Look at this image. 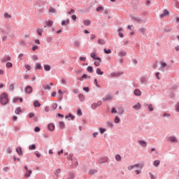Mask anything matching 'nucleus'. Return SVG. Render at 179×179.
I'll use <instances>...</instances> for the list:
<instances>
[{
	"instance_id": "nucleus-33",
	"label": "nucleus",
	"mask_w": 179,
	"mask_h": 179,
	"mask_svg": "<svg viewBox=\"0 0 179 179\" xmlns=\"http://www.w3.org/2000/svg\"><path fill=\"white\" fill-rule=\"evenodd\" d=\"M87 72H90V73H92V72H93V67L91 66H89L87 68Z\"/></svg>"
},
{
	"instance_id": "nucleus-53",
	"label": "nucleus",
	"mask_w": 179,
	"mask_h": 179,
	"mask_svg": "<svg viewBox=\"0 0 179 179\" xmlns=\"http://www.w3.org/2000/svg\"><path fill=\"white\" fill-rule=\"evenodd\" d=\"M34 155H36V157H41V155H40V152H38V151H36L34 152Z\"/></svg>"
},
{
	"instance_id": "nucleus-14",
	"label": "nucleus",
	"mask_w": 179,
	"mask_h": 179,
	"mask_svg": "<svg viewBox=\"0 0 179 179\" xmlns=\"http://www.w3.org/2000/svg\"><path fill=\"white\" fill-rule=\"evenodd\" d=\"M169 141H171V142H174L175 143H177V142H178V140H177V138L176 136H170Z\"/></svg>"
},
{
	"instance_id": "nucleus-61",
	"label": "nucleus",
	"mask_w": 179,
	"mask_h": 179,
	"mask_svg": "<svg viewBox=\"0 0 179 179\" xmlns=\"http://www.w3.org/2000/svg\"><path fill=\"white\" fill-rule=\"evenodd\" d=\"M73 93H75L76 94H78V93H79V90H78V89L73 90Z\"/></svg>"
},
{
	"instance_id": "nucleus-64",
	"label": "nucleus",
	"mask_w": 179,
	"mask_h": 179,
	"mask_svg": "<svg viewBox=\"0 0 179 179\" xmlns=\"http://www.w3.org/2000/svg\"><path fill=\"white\" fill-rule=\"evenodd\" d=\"M20 45H26V41H20Z\"/></svg>"
},
{
	"instance_id": "nucleus-22",
	"label": "nucleus",
	"mask_w": 179,
	"mask_h": 179,
	"mask_svg": "<svg viewBox=\"0 0 179 179\" xmlns=\"http://www.w3.org/2000/svg\"><path fill=\"white\" fill-rule=\"evenodd\" d=\"M15 114L19 115L20 113H22V108L20 107H18L15 109Z\"/></svg>"
},
{
	"instance_id": "nucleus-62",
	"label": "nucleus",
	"mask_w": 179,
	"mask_h": 179,
	"mask_svg": "<svg viewBox=\"0 0 179 179\" xmlns=\"http://www.w3.org/2000/svg\"><path fill=\"white\" fill-rule=\"evenodd\" d=\"M59 173H61V169H57L55 171V174L57 176V174H59Z\"/></svg>"
},
{
	"instance_id": "nucleus-9",
	"label": "nucleus",
	"mask_w": 179,
	"mask_h": 179,
	"mask_svg": "<svg viewBox=\"0 0 179 179\" xmlns=\"http://www.w3.org/2000/svg\"><path fill=\"white\" fill-rule=\"evenodd\" d=\"M168 15H170V13L167 10H164V13L161 15H159V17H164V16H168Z\"/></svg>"
},
{
	"instance_id": "nucleus-21",
	"label": "nucleus",
	"mask_w": 179,
	"mask_h": 179,
	"mask_svg": "<svg viewBox=\"0 0 179 179\" xmlns=\"http://www.w3.org/2000/svg\"><path fill=\"white\" fill-rule=\"evenodd\" d=\"M43 31H44L43 29H38L36 30V33H38V36H43Z\"/></svg>"
},
{
	"instance_id": "nucleus-15",
	"label": "nucleus",
	"mask_w": 179,
	"mask_h": 179,
	"mask_svg": "<svg viewBox=\"0 0 179 179\" xmlns=\"http://www.w3.org/2000/svg\"><path fill=\"white\" fill-rule=\"evenodd\" d=\"M52 24H53L52 21L48 20V21L45 22V27H47V26H48V27H51V26H52Z\"/></svg>"
},
{
	"instance_id": "nucleus-11",
	"label": "nucleus",
	"mask_w": 179,
	"mask_h": 179,
	"mask_svg": "<svg viewBox=\"0 0 179 179\" xmlns=\"http://www.w3.org/2000/svg\"><path fill=\"white\" fill-rule=\"evenodd\" d=\"M49 131H54L55 129V125H54L52 123H50L48 125Z\"/></svg>"
},
{
	"instance_id": "nucleus-27",
	"label": "nucleus",
	"mask_w": 179,
	"mask_h": 179,
	"mask_svg": "<svg viewBox=\"0 0 179 179\" xmlns=\"http://www.w3.org/2000/svg\"><path fill=\"white\" fill-rule=\"evenodd\" d=\"M78 97H79L80 101H85V96H84L83 94H80L78 95Z\"/></svg>"
},
{
	"instance_id": "nucleus-29",
	"label": "nucleus",
	"mask_w": 179,
	"mask_h": 179,
	"mask_svg": "<svg viewBox=\"0 0 179 179\" xmlns=\"http://www.w3.org/2000/svg\"><path fill=\"white\" fill-rule=\"evenodd\" d=\"M121 120L120 119V117L118 116H116L115 118V124H120Z\"/></svg>"
},
{
	"instance_id": "nucleus-51",
	"label": "nucleus",
	"mask_w": 179,
	"mask_h": 179,
	"mask_svg": "<svg viewBox=\"0 0 179 179\" xmlns=\"http://www.w3.org/2000/svg\"><path fill=\"white\" fill-rule=\"evenodd\" d=\"M119 110H119L118 114H120V115H122V114H124V109L120 108Z\"/></svg>"
},
{
	"instance_id": "nucleus-50",
	"label": "nucleus",
	"mask_w": 179,
	"mask_h": 179,
	"mask_svg": "<svg viewBox=\"0 0 179 179\" xmlns=\"http://www.w3.org/2000/svg\"><path fill=\"white\" fill-rule=\"evenodd\" d=\"M176 111H178L179 113V102L176 105Z\"/></svg>"
},
{
	"instance_id": "nucleus-55",
	"label": "nucleus",
	"mask_w": 179,
	"mask_h": 179,
	"mask_svg": "<svg viewBox=\"0 0 179 179\" xmlns=\"http://www.w3.org/2000/svg\"><path fill=\"white\" fill-rule=\"evenodd\" d=\"M92 108H93V110H95V108H97V103H93L92 105Z\"/></svg>"
},
{
	"instance_id": "nucleus-63",
	"label": "nucleus",
	"mask_w": 179,
	"mask_h": 179,
	"mask_svg": "<svg viewBox=\"0 0 179 179\" xmlns=\"http://www.w3.org/2000/svg\"><path fill=\"white\" fill-rule=\"evenodd\" d=\"M77 114L78 115H82V110L80 109H78Z\"/></svg>"
},
{
	"instance_id": "nucleus-12",
	"label": "nucleus",
	"mask_w": 179,
	"mask_h": 179,
	"mask_svg": "<svg viewBox=\"0 0 179 179\" xmlns=\"http://www.w3.org/2000/svg\"><path fill=\"white\" fill-rule=\"evenodd\" d=\"M113 96L111 95H106V97L103 99V101H109V100H112Z\"/></svg>"
},
{
	"instance_id": "nucleus-35",
	"label": "nucleus",
	"mask_w": 179,
	"mask_h": 179,
	"mask_svg": "<svg viewBox=\"0 0 179 179\" xmlns=\"http://www.w3.org/2000/svg\"><path fill=\"white\" fill-rule=\"evenodd\" d=\"M121 155H115V160H117V162H121Z\"/></svg>"
},
{
	"instance_id": "nucleus-58",
	"label": "nucleus",
	"mask_w": 179,
	"mask_h": 179,
	"mask_svg": "<svg viewBox=\"0 0 179 179\" xmlns=\"http://www.w3.org/2000/svg\"><path fill=\"white\" fill-rule=\"evenodd\" d=\"M127 29H128V30H133L134 29V25H128Z\"/></svg>"
},
{
	"instance_id": "nucleus-10",
	"label": "nucleus",
	"mask_w": 179,
	"mask_h": 179,
	"mask_svg": "<svg viewBox=\"0 0 179 179\" xmlns=\"http://www.w3.org/2000/svg\"><path fill=\"white\" fill-rule=\"evenodd\" d=\"M160 65H161L160 69L162 71H164V68H166V66H167V64L164 62H161Z\"/></svg>"
},
{
	"instance_id": "nucleus-34",
	"label": "nucleus",
	"mask_w": 179,
	"mask_h": 179,
	"mask_svg": "<svg viewBox=\"0 0 179 179\" xmlns=\"http://www.w3.org/2000/svg\"><path fill=\"white\" fill-rule=\"evenodd\" d=\"M29 150H36V145L32 144V145H29Z\"/></svg>"
},
{
	"instance_id": "nucleus-26",
	"label": "nucleus",
	"mask_w": 179,
	"mask_h": 179,
	"mask_svg": "<svg viewBox=\"0 0 179 179\" xmlns=\"http://www.w3.org/2000/svg\"><path fill=\"white\" fill-rule=\"evenodd\" d=\"M12 66H13V64L11 62H7L6 64V68H12Z\"/></svg>"
},
{
	"instance_id": "nucleus-59",
	"label": "nucleus",
	"mask_w": 179,
	"mask_h": 179,
	"mask_svg": "<svg viewBox=\"0 0 179 179\" xmlns=\"http://www.w3.org/2000/svg\"><path fill=\"white\" fill-rule=\"evenodd\" d=\"M34 131H35V132H40V127H36L34 128Z\"/></svg>"
},
{
	"instance_id": "nucleus-18",
	"label": "nucleus",
	"mask_w": 179,
	"mask_h": 179,
	"mask_svg": "<svg viewBox=\"0 0 179 179\" xmlns=\"http://www.w3.org/2000/svg\"><path fill=\"white\" fill-rule=\"evenodd\" d=\"M134 94L135 96H141L142 94V92L139 90H134Z\"/></svg>"
},
{
	"instance_id": "nucleus-48",
	"label": "nucleus",
	"mask_w": 179,
	"mask_h": 179,
	"mask_svg": "<svg viewBox=\"0 0 179 179\" xmlns=\"http://www.w3.org/2000/svg\"><path fill=\"white\" fill-rule=\"evenodd\" d=\"M61 83L62 85H66V80L65 78H62Z\"/></svg>"
},
{
	"instance_id": "nucleus-37",
	"label": "nucleus",
	"mask_w": 179,
	"mask_h": 179,
	"mask_svg": "<svg viewBox=\"0 0 179 179\" xmlns=\"http://www.w3.org/2000/svg\"><path fill=\"white\" fill-rule=\"evenodd\" d=\"M43 89H44L45 90H51V87H50V85H45L43 86Z\"/></svg>"
},
{
	"instance_id": "nucleus-4",
	"label": "nucleus",
	"mask_w": 179,
	"mask_h": 179,
	"mask_svg": "<svg viewBox=\"0 0 179 179\" xmlns=\"http://www.w3.org/2000/svg\"><path fill=\"white\" fill-rule=\"evenodd\" d=\"M135 167H140V169H142V167H143V164H136L135 165L130 166L128 167V170H132L133 169H135Z\"/></svg>"
},
{
	"instance_id": "nucleus-46",
	"label": "nucleus",
	"mask_w": 179,
	"mask_h": 179,
	"mask_svg": "<svg viewBox=\"0 0 179 179\" xmlns=\"http://www.w3.org/2000/svg\"><path fill=\"white\" fill-rule=\"evenodd\" d=\"M107 126H108L109 128H113V122H107Z\"/></svg>"
},
{
	"instance_id": "nucleus-43",
	"label": "nucleus",
	"mask_w": 179,
	"mask_h": 179,
	"mask_svg": "<svg viewBox=\"0 0 179 179\" xmlns=\"http://www.w3.org/2000/svg\"><path fill=\"white\" fill-rule=\"evenodd\" d=\"M9 89L10 90H12V91L15 90V84L13 83L10 84L9 86Z\"/></svg>"
},
{
	"instance_id": "nucleus-3",
	"label": "nucleus",
	"mask_w": 179,
	"mask_h": 179,
	"mask_svg": "<svg viewBox=\"0 0 179 179\" xmlns=\"http://www.w3.org/2000/svg\"><path fill=\"white\" fill-rule=\"evenodd\" d=\"M24 92H25V93L30 94V93H31L33 92V87H31L30 85H28L26 87Z\"/></svg>"
},
{
	"instance_id": "nucleus-36",
	"label": "nucleus",
	"mask_w": 179,
	"mask_h": 179,
	"mask_svg": "<svg viewBox=\"0 0 179 179\" xmlns=\"http://www.w3.org/2000/svg\"><path fill=\"white\" fill-rule=\"evenodd\" d=\"M55 12H57V10H55V8H53L52 7L50 8V9H49L50 13H55Z\"/></svg>"
},
{
	"instance_id": "nucleus-42",
	"label": "nucleus",
	"mask_w": 179,
	"mask_h": 179,
	"mask_svg": "<svg viewBox=\"0 0 179 179\" xmlns=\"http://www.w3.org/2000/svg\"><path fill=\"white\" fill-rule=\"evenodd\" d=\"M103 52H105V54H111V50L110 49H103Z\"/></svg>"
},
{
	"instance_id": "nucleus-1",
	"label": "nucleus",
	"mask_w": 179,
	"mask_h": 179,
	"mask_svg": "<svg viewBox=\"0 0 179 179\" xmlns=\"http://www.w3.org/2000/svg\"><path fill=\"white\" fill-rule=\"evenodd\" d=\"M0 103L2 106H6L9 103V99H8V94L3 93L0 96Z\"/></svg>"
},
{
	"instance_id": "nucleus-5",
	"label": "nucleus",
	"mask_w": 179,
	"mask_h": 179,
	"mask_svg": "<svg viewBox=\"0 0 179 179\" xmlns=\"http://www.w3.org/2000/svg\"><path fill=\"white\" fill-rule=\"evenodd\" d=\"M12 59V57L9 55H6L3 59H1V62H8V61H10Z\"/></svg>"
},
{
	"instance_id": "nucleus-20",
	"label": "nucleus",
	"mask_w": 179,
	"mask_h": 179,
	"mask_svg": "<svg viewBox=\"0 0 179 179\" xmlns=\"http://www.w3.org/2000/svg\"><path fill=\"white\" fill-rule=\"evenodd\" d=\"M83 23L85 26H90V23H92V22L89 20H85L83 21Z\"/></svg>"
},
{
	"instance_id": "nucleus-44",
	"label": "nucleus",
	"mask_w": 179,
	"mask_h": 179,
	"mask_svg": "<svg viewBox=\"0 0 179 179\" xmlns=\"http://www.w3.org/2000/svg\"><path fill=\"white\" fill-rule=\"evenodd\" d=\"M69 23V20H66V21L62 22V26H65V24Z\"/></svg>"
},
{
	"instance_id": "nucleus-23",
	"label": "nucleus",
	"mask_w": 179,
	"mask_h": 179,
	"mask_svg": "<svg viewBox=\"0 0 179 179\" xmlns=\"http://www.w3.org/2000/svg\"><path fill=\"white\" fill-rule=\"evenodd\" d=\"M98 43H99L101 45H104V44H106V41H104V39H99V40H98Z\"/></svg>"
},
{
	"instance_id": "nucleus-60",
	"label": "nucleus",
	"mask_w": 179,
	"mask_h": 179,
	"mask_svg": "<svg viewBox=\"0 0 179 179\" xmlns=\"http://www.w3.org/2000/svg\"><path fill=\"white\" fill-rule=\"evenodd\" d=\"M74 45H76V47H79V45H80V43L77 41L74 43Z\"/></svg>"
},
{
	"instance_id": "nucleus-45",
	"label": "nucleus",
	"mask_w": 179,
	"mask_h": 179,
	"mask_svg": "<svg viewBox=\"0 0 179 179\" xmlns=\"http://www.w3.org/2000/svg\"><path fill=\"white\" fill-rule=\"evenodd\" d=\"M99 131H100V134H103L104 132H106V131H107V129H103V128H99Z\"/></svg>"
},
{
	"instance_id": "nucleus-32",
	"label": "nucleus",
	"mask_w": 179,
	"mask_h": 179,
	"mask_svg": "<svg viewBox=\"0 0 179 179\" xmlns=\"http://www.w3.org/2000/svg\"><path fill=\"white\" fill-rule=\"evenodd\" d=\"M119 55H120V57H125L127 55V52H124V51H120L119 52Z\"/></svg>"
},
{
	"instance_id": "nucleus-56",
	"label": "nucleus",
	"mask_w": 179,
	"mask_h": 179,
	"mask_svg": "<svg viewBox=\"0 0 179 179\" xmlns=\"http://www.w3.org/2000/svg\"><path fill=\"white\" fill-rule=\"evenodd\" d=\"M74 177L75 176L73 175V173H71L68 176V179H73Z\"/></svg>"
},
{
	"instance_id": "nucleus-31",
	"label": "nucleus",
	"mask_w": 179,
	"mask_h": 179,
	"mask_svg": "<svg viewBox=\"0 0 179 179\" xmlns=\"http://www.w3.org/2000/svg\"><path fill=\"white\" fill-rule=\"evenodd\" d=\"M34 107H40V106H41V104H40V102H38V101H35L34 103Z\"/></svg>"
},
{
	"instance_id": "nucleus-38",
	"label": "nucleus",
	"mask_w": 179,
	"mask_h": 179,
	"mask_svg": "<svg viewBox=\"0 0 179 179\" xmlns=\"http://www.w3.org/2000/svg\"><path fill=\"white\" fill-rule=\"evenodd\" d=\"M44 69H45V71H50L51 70V66L50 65H45L44 66Z\"/></svg>"
},
{
	"instance_id": "nucleus-19",
	"label": "nucleus",
	"mask_w": 179,
	"mask_h": 179,
	"mask_svg": "<svg viewBox=\"0 0 179 179\" xmlns=\"http://www.w3.org/2000/svg\"><path fill=\"white\" fill-rule=\"evenodd\" d=\"M31 170H28L27 171V173L24 174V177L25 178H29V177H30V176H31Z\"/></svg>"
},
{
	"instance_id": "nucleus-7",
	"label": "nucleus",
	"mask_w": 179,
	"mask_h": 179,
	"mask_svg": "<svg viewBox=\"0 0 179 179\" xmlns=\"http://www.w3.org/2000/svg\"><path fill=\"white\" fill-rule=\"evenodd\" d=\"M91 58H94V59H97V61H99V62H101V59L100 57H96V53L92 52L90 54Z\"/></svg>"
},
{
	"instance_id": "nucleus-30",
	"label": "nucleus",
	"mask_w": 179,
	"mask_h": 179,
	"mask_svg": "<svg viewBox=\"0 0 179 179\" xmlns=\"http://www.w3.org/2000/svg\"><path fill=\"white\" fill-rule=\"evenodd\" d=\"M4 17L6 19H10V17H12V15H10L9 13H4Z\"/></svg>"
},
{
	"instance_id": "nucleus-6",
	"label": "nucleus",
	"mask_w": 179,
	"mask_h": 179,
	"mask_svg": "<svg viewBox=\"0 0 179 179\" xmlns=\"http://www.w3.org/2000/svg\"><path fill=\"white\" fill-rule=\"evenodd\" d=\"M138 143H139L143 148H146V146H148V143L145 141L139 140Z\"/></svg>"
},
{
	"instance_id": "nucleus-25",
	"label": "nucleus",
	"mask_w": 179,
	"mask_h": 179,
	"mask_svg": "<svg viewBox=\"0 0 179 179\" xmlns=\"http://www.w3.org/2000/svg\"><path fill=\"white\" fill-rule=\"evenodd\" d=\"M66 119L71 118V120H73L75 118V116L72 115V114L69 113L68 115H66Z\"/></svg>"
},
{
	"instance_id": "nucleus-39",
	"label": "nucleus",
	"mask_w": 179,
	"mask_h": 179,
	"mask_svg": "<svg viewBox=\"0 0 179 179\" xmlns=\"http://www.w3.org/2000/svg\"><path fill=\"white\" fill-rule=\"evenodd\" d=\"M96 173H97V170H96V169L91 170V171H90V172H89V173H90L91 176H93V174H96Z\"/></svg>"
},
{
	"instance_id": "nucleus-47",
	"label": "nucleus",
	"mask_w": 179,
	"mask_h": 179,
	"mask_svg": "<svg viewBox=\"0 0 179 179\" xmlns=\"http://www.w3.org/2000/svg\"><path fill=\"white\" fill-rule=\"evenodd\" d=\"M36 69H41V64L40 63H36Z\"/></svg>"
},
{
	"instance_id": "nucleus-28",
	"label": "nucleus",
	"mask_w": 179,
	"mask_h": 179,
	"mask_svg": "<svg viewBox=\"0 0 179 179\" xmlns=\"http://www.w3.org/2000/svg\"><path fill=\"white\" fill-rule=\"evenodd\" d=\"M59 128L61 129H64V128H65V123H64V122H59Z\"/></svg>"
},
{
	"instance_id": "nucleus-17",
	"label": "nucleus",
	"mask_w": 179,
	"mask_h": 179,
	"mask_svg": "<svg viewBox=\"0 0 179 179\" xmlns=\"http://www.w3.org/2000/svg\"><path fill=\"white\" fill-rule=\"evenodd\" d=\"M117 76H120V74L118 73H111L109 75V78H117Z\"/></svg>"
},
{
	"instance_id": "nucleus-57",
	"label": "nucleus",
	"mask_w": 179,
	"mask_h": 179,
	"mask_svg": "<svg viewBox=\"0 0 179 179\" xmlns=\"http://www.w3.org/2000/svg\"><path fill=\"white\" fill-rule=\"evenodd\" d=\"M87 78V74H84L81 78H79V80H83V78Z\"/></svg>"
},
{
	"instance_id": "nucleus-49",
	"label": "nucleus",
	"mask_w": 179,
	"mask_h": 179,
	"mask_svg": "<svg viewBox=\"0 0 179 179\" xmlns=\"http://www.w3.org/2000/svg\"><path fill=\"white\" fill-rule=\"evenodd\" d=\"M112 114H117V109L115 108H113L111 110Z\"/></svg>"
},
{
	"instance_id": "nucleus-40",
	"label": "nucleus",
	"mask_w": 179,
	"mask_h": 179,
	"mask_svg": "<svg viewBox=\"0 0 179 179\" xmlns=\"http://www.w3.org/2000/svg\"><path fill=\"white\" fill-rule=\"evenodd\" d=\"M139 31L142 33V34L145 35V32L146 31V28H140Z\"/></svg>"
},
{
	"instance_id": "nucleus-8",
	"label": "nucleus",
	"mask_w": 179,
	"mask_h": 179,
	"mask_svg": "<svg viewBox=\"0 0 179 179\" xmlns=\"http://www.w3.org/2000/svg\"><path fill=\"white\" fill-rule=\"evenodd\" d=\"M131 19L133 22H135L136 23H139V22H141L140 18L136 16H131Z\"/></svg>"
},
{
	"instance_id": "nucleus-13",
	"label": "nucleus",
	"mask_w": 179,
	"mask_h": 179,
	"mask_svg": "<svg viewBox=\"0 0 179 179\" xmlns=\"http://www.w3.org/2000/svg\"><path fill=\"white\" fill-rule=\"evenodd\" d=\"M141 107L142 106L140 103H138L137 104L133 106V108H134V110H141Z\"/></svg>"
},
{
	"instance_id": "nucleus-24",
	"label": "nucleus",
	"mask_w": 179,
	"mask_h": 179,
	"mask_svg": "<svg viewBox=\"0 0 179 179\" xmlns=\"http://www.w3.org/2000/svg\"><path fill=\"white\" fill-rule=\"evenodd\" d=\"M96 72L97 75H103L104 72L101 71V69H96Z\"/></svg>"
},
{
	"instance_id": "nucleus-41",
	"label": "nucleus",
	"mask_w": 179,
	"mask_h": 179,
	"mask_svg": "<svg viewBox=\"0 0 179 179\" xmlns=\"http://www.w3.org/2000/svg\"><path fill=\"white\" fill-rule=\"evenodd\" d=\"M159 164H160V161L159 160H156V161L154 162V166L155 167L159 166Z\"/></svg>"
},
{
	"instance_id": "nucleus-2",
	"label": "nucleus",
	"mask_w": 179,
	"mask_h": 179,
	"mask_svg": "<svg viewBox=\"0 0 179 179\" xmlns=\"http://www.w3.org/2000/svg\"><path fill=\"white\" fill-rule=\"evenodd\" d=\"M107 162H108V157H103L99 158L98 160V163L99 164H103V163H107Z\"/></svg>"
},
{
	"instance_id": "nucleus-16",
	"label": "nucleus",
	"mask_w": 179,
	"mask_h": 179,
	"mask_svg": "<svg viewBox=\"0 0 179 179\" xmlns=\"http://www.w3.org/2000/svg\"><path fill=\"white\" fill-rule=\"evenodd\" d=\"M16 152L19 155V156H22V155H23V152H22V148L20 147L16 148Z\"/></svg>"
},
{
	"instance_id": "nucleus-52",
	"label": "nucleus",
	"mask_w": 179,
	"mask_h": 179,
	"mask_svg": "<svg viewBox=\"0 0 179 179\" xmlns=\"http://www.w3.org/2000/svg\"><path fill=\"white\" fill-rule=\"evenodd\" d=\"M29 118H34L35 115H34V113H30L29 114Z\"/></svg>"
},
{
	"instance_id": "nucleus-54",
	"label": "nucleus",
	"mask_w": 179,
	"mask_h": 179,
	"mask_svg": "<svg viewBox=\"0 0 179 179\" xmlns=\"http://www.w3.org/2000/svg\"><path fill=\"white\" fill-rule=\"evenodd\" d=\"M101 62L99 61V62H94V66H100V63Z\"/></svg>"
}]
</instances>
